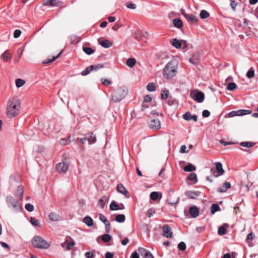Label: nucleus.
I'll return each mask as SVG.
<instances>
[{
	"label": "nucleus",
	"mask_w": 258,
	"mask_h": 258,
	"mask_svg": "<svg viewBox=\"0 0 258 258\" xmlns=\"http://www.w3.org/2000/svg\"><path fill=\"white\" fill-rule=\"evenodd\" d=\"M21 109V101L17 97L10 98L7 105V114L10 118L17 116L20 112Z\"/></svg>",
	"instance_id": "obj_1"
},
{
	"label": "nucleus",
	"mask_w": 258,
	"mask_h": 258,
	"mask_svg": "<svg viewBox=\"0 0 258 258\" xmlns=\"http://www.w3.org/2000/svg\"><path fill=\"white\" fill-rule=\"evenodd\" d=\"M178 61L176 59H173L169 61L163 70V75L166 79H171L175 76L178 70Z\"/></svg>",
	"instance_id": "obj_2"
},
{
	"label": "nucleus",
	"mask_w": 258,
	"mask_h": 258,
	"mask_svg": "<svg viewBox=\"0 0 258 258\" xmlns=\"http://www.w3.org/2000/svg\"><path fill=\"white\" fill-rule=\"evenodd\" d=\"M117 88L113 89V92L112 94V100L115 102H118L122 100L126 95L127 93V88L124 86H118Z\"/></svg>",
	"instance_id": "obj_3"
},
{
	"label": "nucleus",
	"mask_w": 258,
	"mask_h": 258,
	"mask_svg": "<svg viewBox=\"0 0 258 258\" xmlns=\"http://www.w3.org/2000/svg\"><path fill=\"white\" fill-rule=\"evenodd\" d=\"M8 207L12 209L15 212H18L22 209L21 205L19 204L18 200H16L13 197L8 196L6 198Z\"/></svg>",
	"instance_id": "obj_4"
},
{
	"label": "nucleus",
	"mask_w": 258,
	"mask_h": 258,
	"mask_svg": "<svg viewBox=\"0 0 258 258\" xmlns=\"http://www.w3.org/2000/svg\"><path fill=\"white\" fill-rule=\"evenodd\" d=\"M32 245L37 248L47 249L50 244L40 236H35L32 241Z\"/></svg>",
	"instance_id": "obj_5"
},
{
	"label": "nucleus",
	"mask_w": 258,
	"mask_h": 258,
	"mask_svg": "<svg viewBox=\"0 0 258 258\" xmlns=\"http://www.w3.org/2000/svg\"><path fill=\"white\" fill-rule=\"evenodd\" d=\"M215 168H212L210 169V173L212 175L215 177H218L222 175L224 173L223 169L222 164L220 162L215 163Z\"/></svg>",
	"instance_id": "obj_6"
},
{
	"label": "nucleus",
	"mask_w": 258,
	"mask_h": 258,
	"mask_svg": "<svg viewBox=\"0 0 258 258\" xmlns=\"http://www.w3.org/2000/svg\"><path fill=\"white\" fill-rule=\"evenodd\" d=\"M190 97L198 103H202L205 99V95L204 93L198 90H194L190 92Z\"/></svg>",
	"instance_id": "obj_7"
},
{
	"label": "nucleus",
	"mask_w": 258,
	"mask_h": 258,
	"mask_svg": "<svg viewBox=\"0 0 258 258\" xmlns=\"http://www.w3.org/2000/svg\"><path fill=\"white\" fill-rule=\"evenodd\" d=\"M69 164L64 162V159L61 162L58 163L56 165V170L60 174L65 173L69 169Z\"/></svg>",
	"instance_id": "obj_8"
},
{
	"label": "nucleus",
	"mask_w": 258,
	"mask_h": 258,
	"mask_svg": "<svg viewBox=\"0 0 258 258\" xmlns=\"http://www.w3.org/2000/svg\"><path fill=\"white\" fill-rule=\"evenodd\" d=\"M42 4L44 6L46 7H61L63 3L59 0H43Z\"/></svg>",
	"instance_id": "obj_9"
},
{
	"label": "nucleus",
	"mask_w": 258,
	"mask_h": 258,
	"mask_svg": "<svg viewBox=\"0 0 258 258\" xmlns=\"http://www.w3.org/2000/svg\"><path fill=\"white\" fill-rule=\"evenodd\" d=\"M103 65L101 64H98L97 65H92L85 69V70L82 72L81 74L83 76H86L88 75L91 71H97L99 69L102 68Z\"/></svg>",
	"instance_id": "obj_10"
},
{
	"label": "nucleus",
	"mask_w": 258,
	"mask_h": 258,
	"mask_svg": "<svg viewBox=\"0 0 258 258\" xmlns=\"http://www.w3.org/2000/svg\"><path fill=\"white\" fill-rule=\"evenodd\" d=\"M138 251L140 255L143 258H154V256L151 252L149 250L144 248L139 247L138 248Z\"/></svg>",
	"instance_id": "obj_11"
},
{
	"label": "nucleus",
	"mask_w": 258,
	"mask_h": 258,
	"mask_svg": "<svg viewBox=\"0 0 258 258\" xmlns=\"http://www.w3.org/2000/svg\"><path fill=\"white\" fill-rule=\"evenodd\" d=\"M150 127L153 130H158L161 127V123L159 119H151L149 123Z\"/></svg>",
	"instance_id": "obj_12"
},
{
	"label": "nucleus",
	"mask_w": 258,
	"mask_h": 258,
	"mask_svg": "<svg viewBox=\"0 0 258 258\" xmlns=\"http://www.w3.org/2000/svg\"><path fill=\"white\" fill-rule=\"evenodd\" d=\"M163 235L169 238L171 237L172 236V232L171 231V229L170 226L168 225H166L164 226L162 228Z\"/></svg>",
	"instance_id": "obj_13"
},
{
	"label": "nucleus",
	"mask_w": 258,
	"mask_h": 258,
	"mask_svg": "<svg viewBox=\"0 0 258 258\" xmlns=\"http://www.w3.org/2000/svg\"><path fill=\"white\" fill-rule=\"evenodd\" d=\"M116 190L118 192L123 195L126 198L129 197L127 190L121 183H119L117 185Z\"/></svg>",
	"instance_id": "obj_14"
},
{
	"label": "nucleus",
	"mask_w": 258,
	"mask_h": 258,
	"mask_svg": "<svg viewBox=\"0 0 258 258\" xmlns=\"http://www.w3.org/2000/svg\"><path fill=\"white\" fill-rule=\"evenodd\" d=\"M200 194V192L198 191H187L185 195L186 197L191 199H195L197 198Z\"/></svg>",
	"instance_id": "obj_15"
},
{
	"label": "nucleus",
	"mask_w": 258,
	"mask_h": 258,
	"mask_svg": "<svg viewBox=\"0 0 258 258\" xmlns=\"http://www.w3.org/2000/svg\"><path fill=\"white\" fill-rule=\"evenodd\" d=\"M183 118L184 119L189 121L193 119L195 122L197 121V115H191L189 112H186L183 115Z\"/></svg>",
	"instance_id": "obj_16"
},
{
	"label": "nucleus",
	"mask_w": 258,
	"mask_h": 258,
	"mask_svg": "<svg viewBox=\"0 0 258 258\" xmlns=\"http://www.w3.org/2000/svg\"><path fill=\"white\" fill-rule=\"evenodd\" d=\"M24 48L22 47H20L17 50V53L14 57V62L15 63H17L19 60L23 55L24 52Z\"/></svg>",
	"instance_id": "obj_17"
},
{
	"label": "nucleus",
	"mask_w": 258,
	"mask_h": 258,
	"mask_svg": "<svg viewBox=\"0 0 258 258\" xmlns=\"http://www.w3.org/2000/svg\"><path fill=\"white\" fill-rule=\"evenodd\" d=\"M185 18L191 24H197L198 22L197 18L193 14H188V15H185Z\"/></svg>",
	"instance_id": "obj_18"
},
{
	"label": "nucleus",
	"mask_w": 258,
	"mask_h": 258,
	"mask_svg": "<svg viewBox=\"0 0 258 258\" xmlns=\"http://www.w3.org/2000/svg\"><path fill=\"white\" fill-rule=\"evenodd\" d=\"M24 192V187L22 185L19 186L17 188L15 196L16 197H19V200L22 201L23 199Z\"/></svg>",
	"instance_id": "obj_19"
},
{
	"label": "nucleus",
	"mask_w": 258,
	"mask_h": 258,
	"mask_svg": "<svg viewBox=\"0 0 258 258\" xmlns=\"http://www.w3.org/2000/svg\"><path fill=\"white\" fill-rule=\"evenodd\" d=\"M231 187V184L229 182H225L223 185L217 188V191L219 192H224L227 190Z\"/></svg>",
	"instance_id": "obj_20"
},
{
	"label": "nucleus",
	"mask_w": 258,
	"mask_h": 258,
	"mask_svg": "<svg viewBox=\"0 0 258 258\" xmlns=\"http://www.w3.org/2000/svg\"><path fill=\"white\" fill-rule=\"evenodd\" d=\"M189 212L192 218H196L199 215V211L196 206H192L189 208Z\"/></svg>",
	"instance_id": "obj_21"
},
{
	"label": "nucleus",
	"mask_w": 258,
	"mask_h": 258,
	"mask_svg": "<svg viewBox=\"0 0 258 258\" xmlns=\"http://www.w3.org/2000/svg\"><path fill=\"white\" fill-rule=\"evenodd\" d=\"M121 205L122 206V208H120L115 201H113L109 206V208L112 211H117L124 209V205L122 204Z\"/></svg>",
	"instance_id": "obj_22"
},
{
	"label": "nucleus",
	"mask_w": 258,
	"mask_h": 258,
	"mask_svg": "<svg viewBox=\"0 0 258 258\" xmlns=\"http://www.w3.org/2000/svg\"><path fill=\"white\" fill-rule=\"evenodd\" d=\"M254 237L255 235L252 232L247 234L245 239V242L247 243L249 246L251 247L253 246L252 241L254 238Z\"/></svg>",
	"instance_id": "obj_23"
},
{
	"label": "nucleus",
	"mask_w": 258,
	"mask_h": 258,
	"mask_svg": "<svg viewBox=\"0 0 258 258\" xmlns=\"http://www.w3.org/2000/svg\"><path fill=\"white\" fill-rule=\"evenodd\" d=\"M12 54L9 50H6L2 55V59L4 61H7L10 60L12 58Z\"/></svg>",
	"instance_id": "obj_24"
},
{
	"label": "nucleus",
	"mask_w": 258,
	"mask_h": 258,
	"mask_svg": "<svg viewBox=\"0 0 258 258\" xmlns=\"http://www.w3.org/2000/svg\"><path fill=\"white\" fill-rule=\"evenodd\" d=\"M49 219L51 221H56L61 219V217L56 213L51 212L49 214Z\"/></svg>",
	"instance_id": "obj_25"
},
{
	"label": "nucleus",
	"mask_w": 258,
	"mask_h": 258,
	"mask_svg": "<svg viewBox=\"0 0 258 258\" xmlns=\"http://www.w3.org/2000/svg\"><path fill=\"white\" fill-rule=\"evenodd\" d=\"M83 222L88 226L91 227L93 226L94 222L92 218L90 216H86L84 218Z\"/></svg>",
	"instance_id": "obj_26"
},
{
	"label": "nucleus",
	"mask_w": 258,
	"mask_h": 258,
	"mask_svg": "<svg viewBox=\"0 0 258 258\" xmlns=\"http://www.w3.org/2000/svg\"><path fill=\"white\" fill-rule=\"evenodd\" d=\"M75 245V242L72 241L70 242H64L61 244V246L63 247H66L68 250H70Z\"/></svg>",
	"instance_id": "obj_27"
},
{
	"label": "nucleus",
	"mask_w": 258,
	"mask_h": 258,
	"mask_svg": "<svg viewBox=\"0 0 258 258\" xmlns=\"http://www.w3.org/2000/svg\"><path fill=\"white\" fill-rule=\"evenodd\" d=\"M174 26L177 28H181L183 26V23L181 19L176 18L173 20Z\"/></svg>",
	"instance_id": "obj_28"
},
{
	"label": "nucleus",
	"mask_w": 258,
	"mask_h": 258,
	"mask_svg": "<svg viewBox=\"0 0 258 258\" xmlns=\"http://www.w3.org/2000/svg\"><path fill=\"white\" fill-rule=\"evenodd\" d=\"M196 167L191 163H188L186 166L183 167V170L185 172H191L195 171Z\"/></svg>",
	"instance_id": "obj_29"
},
{
	"label": "nucleus",
	"mask_w": 258,
	"mask_h": 258,
	"mask_svg": "<svg viewBox=\"0 0 258 258\" xmlns=\"http://www.w3.org/2000/svg\"><path fill=\"white\" fill-rule=\"evenodd\" d=\"M89 137L88 139L89 144H94L96 141V138L95 135L93 133L91 132L88 134Z\"/></svg>",
	"instance_id": "obj_30"
},
{
	"label": "nucleus",
	"mask_w": 258,
	"mask_h": 258,
	"mask_svg": "<svg viewBox=\"0 0 258 258\" xmlns=\"http://www.w3.org/2000/svg\"><path fill=\"white\" fill-rule=\"evenodd\" d=\"M106 201V197L105 196H103L102 198H101L98 203V206L100 207L101 209H103L104 206L105 204Z\"/></svg>",
	"instance_id": "obj_31"
},
{
	"label": "nucleus",
	"mask_w": 258,
	"mask_h": 258,
	"mask_svg": "<svg viewBox=\"0 0 258 258\" xmlns=\"http://www.w3.org/2000/svg\"><path fill=\"white\" fill-rule=\"evenodd\" d=\"M101 46L104 48H109L112 46V43L107 39H104L100 42Z\"/></svg>",
	"instance_id": "obj_32"
},
{
	"label": "nucleus",
	"mask_w": 258,
	"mask_h": 258,
	"mask_svg": "<svg viewBox=\"0 0 258 258\" xmlns=\"http://www.w3.org/2000/svg\"><path fill=\"white\" fill-rule=\"evenodd\" d=\"M125 220V217L123 214H118L116 216L115 221L118 223H123Z\"/></svg>",
	"instance_id": "obj_33"
},
{
	"label": "nucleus",
	"mask_w": 258,
	"mask_h": 258,
	"mask_svg": "<svg viewBox=\"0 0 258 258\" xmlns=\"http://www.w3.org/2000/svg\"><path fill=\"white\" fill-rule=\"evenodd\" d=\"M172 45L176 48L179 49L181 46V41H179L178 39L174 38L172 40Z\"/></svg>",
	"instance_id": "obj_34"
},
{
	"label": "nucleus",
	"mask_w": 258,
	"mask_h": 258,
	"mask_svg": "<svg viewBox=\"0 0 258 258\" xmlns=\"http://www.w3.org/2000/svg\"><path fill=\"white\" fill-rule=\"evenodd\" d=\"M136 59L133 58H128L126 60V64L130 68H133L136 64Z\"/></svg>",
	"instance_id": "obj_35"
},
{
	"label": "nucleus",
	"mask_w": 258,
	"mask_h": 258,
	"mask_svg": "<svg viewBox=\"0 0 258 258\" xmlns=\"http://www.w3.org/2000/svg\"><path fill=\"white\" fill-rule=\"evenodd\" d=\"M241 146L250 148L254 145V143L250 142H242L240 143Z\"/></svg>",
	"instance_id": "obj_36"
},
{
	"label": "nucleus",
	"mask_w": 258,
	"mask_h": 258,
	"mask_svg": "<svg viewBox=\"0 0 258 258\" xmlns=\"http://www.w3.org/2000/svg\"><path fill=\"white\" fill-rule=\"evenodd\" d=\"M81 40V38L79 36L73 35L70 37L71 43L72 44H76L78 43Z\"/></svg>",
	"instance_id": "obj_37"
},
{
	"label": "nucleus",
	"mask_w": 258,
	"mask_h": 258,
	"mask_svg": "<svg viewBox=\"0 0 258 258\" xmlns=\"http://www.w3.org/2000/svg\"><path fill=\"white\" fill-rule=\"evenodd\" d=\"M200 18L202 19L208 18L210 16L209 13L206 10H203L200 14Z\"/></svg>",
	"instance_id": "obj_38"
},
{
	"label": "nucleus",
	"mask_w": 258,
	"mask_h": 258,
	"mask_svg": "<svg viewBox=\"0 0 258 258\" xmlns=\"http://www.w3.org/2000/svg\"><path fill=\"white\" fill-rule=\"evenodd\" d=\"M220 207L218 205L216 204H213L211 206V212L212 214H214L215 212L219 211Z\"/></svg>",
	"instance_id": "obj_39"
},
{
	"label": "nucleus",
	"mask_w": 258,
	"mask_h": 258,
	"mask_svg": "<svg viewBox=\"0 0 258 258\" xmlns=\"http://www.w3.org/2000/svg\"><path fill=\"white\" fill-rule=\"evenodd\" d=\"M30 221L31 223L34 226H36L37 227H40L41 225L40 224V222L38 220H36L33 217H31L30 219Z\"/></svg>",
	"instance_id": "obj_40"
},
{
	"label": "nucleus",
	"mask_w": 258,
	"mask_h": 258,
	"mask_svg": "<svg viewBox=\"0 0 258 258\" xmlns=\"http://www.w3.org/2000/svg\"><path fill=\"white\" fill-rule=\"evenodd\" d=\"M83 50L88 55H91L94 52V50L90 47H83Z\"/></svg>",
	"instance_id": "obj_41"
},
{
	"label": "nucleus",
	"mask_w": 258,
	"mask_h": 258,
	"mask_svg": "<svg viewBox=\"0 0 258 258\" xmlns=\"http://www.w3.org/2000/svg\"><path fill=\"white\" fill-rule=\"evenodd\" d=\"M198 54L194 55L193 57L189 59V61L195 65H197L199 62V59L198 58Z\"/></svg>",
	"instance_id": "obj_42"
},
{
	"label": "nucleus",
	"mask_w": 258,
	"mask_h": 258,
	"mask_svg": "<svg viewBox=\"0 0 258 258\" xmlns=\"http://www.w3.org/2000/svg\"><path fill=\"white\" fill-rule=\"evenodd\" d=\"M111 236L109 234H104L102 236V240L104 242H108L111 240Z\"/></svg>",
	"instance_id": "obj_43"
},
{
	"label": "nucleus",
	"mask_w": 258,
	"mask_h": 258,
	"mask_svg": "<svg viewBox=\"0 0 258 258\" xmlns=\"http://www.w3.org/2000/svg\"><path fill=\"white\" fill-rule=\"evenodd\" d=\"M159 197V194L158 192L153 191L150 194V199L153 201H156L158 199Z\"/></svg>",
	"instance_id": "obj_44"
},
{
	"label": "nucleus",
	"mask_w": 258,
	"mask_h": 258,
	"mask_svg": "<svg viewBox=\"0 0 258 258\" xmlns=\"http://www.w3.org/2000/svg\"><path fill=\"white\" fill-rule=\"evenodd\" d=\"M161 96L162 99H166L169 96V91L168 90H163L161 93Z\"/></svg>",
	"instance_id": "obj_45"
},
{
	"label": "nucleus",
	"mask_w": 258,
	"mask_h": 258,
	"mask_svg": "<svg viewBox=\"0 0 258 258\" xmlns=\"http://www.w3.org/2000/svg\"><path fill=\"white\" fill-rule=\"evenodd\" d=\"M147 90L149 91H154L156 90L155 85L154 83H150L147 86Z\"/></svg>",
	"instance_id": "obj_46"
},
{
	"label": "nucleus",
	"mask_w": 258,
	"mask_h": 258,
	"mask_svg": "<svg viewBox=\"0 0 258 258\" xmlns=\"http://www.w3.org/2000/svg\"><path fill=\"white\" fill-rule=\"evenodd\" d=\"M62 50H61L58 54L57 55H56V56H53L52 57V59H48L47 60H46L44 63H49V62H51L52 61H54V60H55L57 58H58L60 55L62 54Z\"/></svg>",
	"instance_id": "obj_47"
},
{
	"label": "nucleus",
	"mask_w": 258,
	"mask_h": 258,
	"mask_svg": "<svg viewBox=\"0 0 258 258\" xmlns=\"http://www.w3.org/2000/svg\"><path fill=\"white\" fill-rule=\"evenodd\" d=\"M246 76L249 79H251V78L254 77V71L252 68H250L249 70V71L247 72V73L246 74Z\"/></svg>",
	"instance_id": "obj_48"
},
{
	"label": "nucleus",
	"mask_w": 258,
	"mask_h": 258,
	"mask_svg": "<svg viewBox=\"0 0 258 258\" xmlns=\"http://www.w3.org/2000/svg\"><path fill=\"white\" fill-rule=\"evenodd\" d=\"M70 138V137H69L68 138H63V139H61L59 141V144L62 146H65V145L68 144L69 143Z\"/></svg>",
	"instance_id": "obj_49"
},
{
	"label": "nucleus",
	"mask_w": 258,
	"mask_h": 258,
	"mask_svg": "<svg viewBox=\"0 0 258 258\" xmlns=\"http://www.w3.org/2000/svg\"><path fill=\"white\" fill-rule=\"evenodd\" d=\"M99 216L100 220L101 222H102L104 224L109 223L108 220H107V218L104 215H103L102 214H100Z\"/></svg>",
	"instance_id": "obj_50"
},
{
	"label": "nucleus",
	"mask_w": 258,
	"mask_h": 258,
	"mask_svg": "<svg viewBox=\"0 0 258 258\" xmlns=\"http://www.w3.org/2000/svg\"><path fill=\"white\" fill-rule=\"evenodd\" d=\"M236 87V85L234 82H231L227 85V88L228 90L233 91Z\"/></svg>",
	"instance_id": "obj_51"
},
{
	"label": "nucleus",
	"mask_w": 258,
	"mask_h": 258,
	"mask_svg": "<svg viewBox=\"0 0 258 258\" xmlns=\"http://www.w3.org/2000/svg\"><path fill=\"white\" fill-rule=\"evenodd\" d=\"M186 244L184 242H180L178 244V248L180 250L183 251L186 249Z\"/></svg>",
	"instance_id": "obj_52"
},
{
	"label": "nucleus",
	"mask_w": 258,
	"mask_h": 258,
	"mask_svg": "<svg viewBox=\"0 0 258 258\" xmlns=\"http://www.w3.org/2000/svg\"><path fill=\"white\" fill-rule=\"evenodd\" d=\"M187 179L189 180H194L197 179V175L195 173H190L188 174Z\"/></svg>",
	"instance_id": "obj_53"
},
{
	"label": "nucleus",
	"mask_w": 258,
	"mask_h": 258,
	"mask_svg": "<svg viewBox=\"0 0 258 258\" xmlns=\"http://www.w3.org/2000/svg\"><path fill=\"white\" fill-rule=\"evenodd\" d=\"M25 209L29 212H32L34 210V206L31 204H27L25 205Z\"/></svg>",
	"instance_id": "obj_54"
},
{
	"label": "nucleus",
	"mask_w": 258,
	"mask_h": 258,
	"mask_svg": "<svg viewBox=\"0 0 258 258\" xmlns=\"http://www.w3.org/2000/svg\"><path fill=\"white\" fill-rule=\"evenodd\" d=\"M155 211L154 209H151V208L149 209H148V210L147 212V216L149 218H150L155 214Z\"/></svg>",
	"instance_id": "obj_55"
},
{
	"label": "nucleus",
	"mask_w": 258,
	"mask_h": 258,
	"mask_svg": "<svg viewBox=\"0 0 258 258\" xmlns=\"http://www.w3.org/2000/svg\"><path fill=\"white\" fill-rule=\"evenodd\" d=\"M218 233L220 235H223L225 234V229L223 226H221L218 230Z\"/></svg>",
	"instance_id": "obj_56"
},
{
	"label": "nucleus",
	"mask_w": 258,
	"mask_h": 258,
	"mask_svg": "<svg viewBox=\"0 0 258 258\" xmlns=\"http://www.w3.org/2000/svg\"><path fill=\"white\" fill-rule=\"evenodd\" d=\"M126 7L130 9L134 10L136 9V5L133 4L132 2H127L126 3Z\"/></svg>",
	"instance_id": "obj_57"
},
{
	"label": "nucleus",
	"mask_w": 258,
	"mask_h": 258,
	"mask_svg": "<svg viewBox=\"0 0 258 258\" xmlns=\"http://www.w3.org/2000/svg\"><path fill=\"white\" fill-rule=\"evenodd\" d=\"M239 112H240L238 110L233 111L229 112V117H234L235 116H239Z\"/></svg>",
	"instance_id": "obj_58"
},
{
	"label": "nucleus",
	"mask_w": 258,
	"mask_h": 258,
	"mask_svg": "<svg viewBox=\"0 0 258 258\" xmlns=\"http://www.w3.org/2000/svg\"><path fill=\"white\" fill-rule=\"evenodd\" d=\"M122 25L120 22H117L112 28V29L114 30H117L119 28L121 27Z\"/></svg>",
	"instance_id": "obj_59"
},
{
	"label": "nucleus",
	"mask_w": 258,
	"mask_h": 258,
	"mask_svg": "<svg viewBox=\"0 0 258 258\" xmlns=\"http://www.w3.org/2000/svg\"><path fill=\"white\" fill-rule=\"evenodd\" d=\"M21 31L19 29H17L14 31V37L16 38H18L21 34Z\"/></svg>",
	"instance_id": "obj_60"
},
{
	"label": "nucleus",
	"mask_w": 258,
	"mask_h": 258,
	"mask_svg": "<svg viewBox=\"0 0 258 258\" xmlns=\"http://www.w3.org/2000/svg\"><path fill=\"white\" fill-rule=\"evenodd\" d=\"M238 111L240 112L239 116L250 113V111L248 110H239Z\"/></svg>",
	"instance_id": "obj_61"
},
{
	"label": "nucleus",
	"mask_w": 258,
	"mask_h": 258,
	"mask_svg": "<svg viewBox=\"0 0 258 258\" xmlns=\"http://www.w3.org/2000/svg\"><path fill=\"white\" fill-rule=\"evenodd\" d=\"M237 5V3L235 2L234 1H233L230 3V6L233 10V11H235L236 10V8Z\"/></svg>",
	"instance_id": "obj_62"
},
{
	"label": "nucleus",
	"mask_w": 258,
	"mask_h": 258,
	"mask_svg": "<svg viewBox=\"0 0 258 258\" xmlns=\"http://www.w3.org/2000/svg\"><path fill=\"white\" fill-rule=\"evenodd\" d=\"M210 112L208 110H204L202 112V115L204 117H208L210 116Z\"/></svg>",
	"instance_id": "obj_63"
},
{
	"label": "nucleus",
	"mask_w": 258,
	"mask_h": 258,
	"mask_svg": "<svg viewBox=\"0 0 258 258\" xmlns=\"http://www.w3.org/2000/svg\"><path fill=\"white\" fill-rule=\"evenodd\" d=\"M85 256L87 257V258H93L94 257V254H93V253L91 252V251H88V252H87L86 253H85Z\"/></svg>",
	"instance_id": "obj_64"
}]
</instances>
